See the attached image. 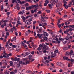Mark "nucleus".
<instances>
[{
	"instance_id": "nucleus-45",
	"label": "nucleus",
	"mask_w": 74,
	"mask_h": 74,
	"mask_svg": "<svg viewBox=\"0 0 74 74\" xmlns=\"http://www.w3.org/2000/svg\"><path fill=\"white\" fill-rule=\"evenodd\" d=\"M66 60H69V61H70V59H69L68 58V57H66Z\"/></svg>"
},
{
	"instance_id": "nucleus-21",
	"label": "nucleus",
	"mask_w": 74,
	"mask_h": 74,
	"mask_svg": "<svg viewBox=\"0 0 74 74\" xmlns=\"http://www.w3.org/2000/svg\"><path fill=\"white\" fill-rule=\"evenodd\" d=\"M42 34H41L40 36V35L38 37L39 38H40V39H41V38H42Z\"/></svg>"
},
{
	"instance_id": "nucleus-48",
	"label": "nucleus",
	"mask_w": 74,
	"mask_h": 74,
	"mask_svg": "<svg viewBox=\"0 0 74 74\" xmlns=\"http://www.w3.org/2000/svg\"><path fill=\"white\" fill-rule=\"evenodd\" d=\"M6 58H7V59H10V57H9V56H8V54H7Z\"/></svg>"
},
{
	"instance_id": "nucleus-2",
	"label": "nucleus",
	"mask_w": 74,
	"mask_h": 74,
	"mask_svg": "<svg viewBox=\"0 0 74 74\" xmlns=\"http://www.w3.org/2000/svg\"><path fill=\"white\" fill-rule=\"evenodd\" d=\"M32 8H33V5H32L31 6H29L28 7H27L26 8V10H27V11H28V10H29V9L30 10H32Z\"/></svg>"
},
{
	"instance_id": "nucleus-10",
	"label": "nucleus",
	"mask_w": 74,
	"mask_h": 74,
	"mask_svg": "<svg viewBox=\"0 0 74 74\" xmlns=\"http://www.w3.org/2000/svg\"><path fill=\"white\" fill-rule=\"evenodd\" d=\"M20 47L19 46H18V47H17L16 48V50L17 51H19L20 50Z\"/></svg>"
},
{
	"instance_id": "nucleus-54",
	"label": "nucleus",
	"mask_w": 74,
	"mask_h": 74,
	"mask_svg": "<svg viewBox=\"0 0 74 74\" xmlns=\"http://www.w3.org/2000/svg\"><path fill=\"white\" fill-rule=\"evenodd\" d=\"M67 47H64V50H67Z\"/></svg>"
},
{
	"instance_id": "nucleus-31",
	"label": "nucleus",
	"mask_w": 74,
	"mask_h": 74,
	"mask_svg": "<svg viewBox=\"0 0 74 74\" xmlns=\"http://www.w3.org/2000/svg\"><path fill=\"white\" fill-rule=\"evenodd\" d=\"M58 23H57V25H59V23H60V20H58Z\"/></svg>"
},
{
	"instance_id": "nucleus-18",
	"label": "nucleus",
	"mask_w": 74,
	"mask_h": 74,
	"mask_svg": "<svg viewBox=\"0 0 74 74\" xmlns=\"http://www.w3.org/2000/svg\"><path fill=\"white\" fill-rule=\"evenodd\" d=\"M32 55H29V60H31V58H32Z\"/></svg>"
},
{
	"instance_id": "nucleus-5",
	"label": "nucleus",
	"mask_w": 74,
	"mask_h": 74,
	"mask_svg": "<svg viewBox=\"0 0 74 74\" xmlns=\"http://www.w3.org/2000/svg\"><path fill=\"white\" fill-rule=\"evenodd\" d=\"M20 60V59L19 58H17V57H15L14 58L13 60L14 61H17L18 62Z\"/></svg>"
},
{
	"instance_id": "nucleus-49",
	"label": "nucleus",
	"mask_w": 74,
	"mask_h": 74,
	"mask_svg": "<svg viewBox=\"0 0 74 74\" xmlns=\"http://www.w3.org/2000/svg\"><path fill=\"white\" fill-rule=\"evenodd\" d=\"M8 55L9 56H12V54L11 53H10L8 54Z\"/></svg>"
},
{
	"instance_id": "nucleus-30",
	"label": "nucleus",
	"mask_w": 74,
	"mask_h": 74,
	"mask_svg": "<svg viewBox=\"0 0 74 74\" xmlns=\"http://www.w3.org/2000/svg\"><path fill=\"white\" fill-rule=\"evenodd\" d=\"M45 2L46 4H48L49 3V1L48 0H46Z\"/></svg>"
},
{
	"instance_id": "nucleus-50",
	"label": "nucleus",
	"mask_w": 74,
	"mask_h": 74,
	"mask_svg": "<svg viewBox=\"0 0 74 74\" xmlns=\"http://www.w3.org/2000/svg\"><path fill=\"white\" fill-rule=\"evenodd\" d=\"M33 29H35L36 28V26L35 25H33Z\"/></svg>"
},
{
	"instance_id": "nucleus-16",
	"label": "nucleus",
	"mask_w": 74,
	"mask_h": 74,
	"mask_svg": "<svg viewBox=\"0 0 74 74\" xmlns=\"http://www.w3.org/2000/svg\"><path fill=\"white\" fill-rule=\"evenodd\" d=\"M23 20L24 22H25V20H26V17H23Z\"/></svg>"
},
{
	"instance_id": "nucleus-17",
	"label": "nucleus",
	"mask_w": 74,
	"mask_h": 74,
	"mask_svg": "<svg viewBox=\"0 0 74 74\" xmlns=\"http://www.w3.org/2000/svg\"><path fill=\"white\" fill-rule=\"evenodd\" d=\"M30 61H27L25 62V63L26 64H29L30 63L29 62Z\"/></svg>"
},
{
	"instance_id": "nucleus-62",
	"label": "nucleus",
	"mask_w": 74,
	"mask_h": 74,
	"mask_svg": "<svg viewBox=\"0 0 74 74\" xmlns=\"http://www.w3.org/2000/svg\"><path fill=\"white\" fill-rule=\"evenodd\" d=\"M1 8L2 10H3V5L1 6Z\"/></svg>"
},
{
	"instance_id": "nucleus-39",
	"label": "nucleus",
	"mask_w": 74,
	"mask_h": 74,
	"mask_svg": "<svg viewBox=\"0 0 74 74\" xmlns=\"http://www.w3.org/2000/svg\"><path fill=\"white\" fill-rule=\"evenodd\" d=\"M16 1V0H12V3H14Z\"/></svg>"
},
{
	"instance_id": "nucleus-40",
	"label": "nucleus",
	"mask_w": 74,
	"mask_h": 74,
	"mask_svg": "<svg viewBox=\"0 0 74 74\" xmlns=\"http://www.w3.org/2000/svg\"><path fill=\"white\" fill-rule=\"evenodd\" d=\"M32 7L33 8H34V7H35V8H37V5H32Z\"/></svg>"
},
{
	"instance_id": "nucleus-55",
	"label": "nucleus",
	"mask_w": 74,
	"mask_h": 74,
	"mask_svg": "<svg viewBox=\"0 0 74 74\" xmlns=\"http://www.w3.org/2000/svg\"><path fill=\"white\" fill-rule=\"evenodd\" d=\"M22 14V12L21 11L19 13H18V15H19V14Z\"/></svg>"
},
{
	"instance_id": "nucleus-59",
	"label": "nucleus",
	"mask_w": 74,
	"mask_h": 74,
	"mask_svg": "<svg viewBox=\"0 0 74 74\" xmlns=\"http://www.w3.org/2000/svg\"><path fill=\"white\" fill-rule=\"evenodd\" d=\"M6 55L4 54L3 55V58H6Z\"/></svg>"
},
{
	"instance_id": "nucleus-37",
	"label": "nucleus",
	"mask_w": 74,
	"mask_h": 74,
	"mask_svg": "<svg viewBox=\"0 0 74 74\" xmlns=\"http://www.w3.org/2000/svg\"><path fill=\"white\" fill-rule=\"evenodd\" d=\"M46 12H47V13H49V12H50V10H46Z\"/></svg>"
},
{
	"instance_id": "nucleus-38",
	"label": "nucleus",
	"mask_w": 74,
	"mask_h": 74,
	"mask_svg": "<svg viewBox=\"0 0 74 74\" xmlns=\"http://www.w3.org/2000/svg\"><path fill=\"white\" fill-rule=\"evenodd\" d=\"M40 42H44V40L42 39L41 40H40Z\"/></svg>"
},
{
	"instance_id": "nucleus-42",
	"label": "nucleus",
	"mask_w": 74,
	"mask_h": 74,
	"mask_svg": "<svg viewBox=\"0 0 74 74\" xmlns=\"http://www.w3.org/2000/svg\"><path fill=\"white\" fill-rule=\"evenodd\" d=\"M69 5H72V2H69Z\"/></svg>"
},
{
	"instance_id": "nucleus-25",
	"label": "nucleus",
	"mask_w": 74,
	"mask_h": 74,
	"mask_svg": "<svg viewBox=\"0 0 74 74\" xmlns=\"http://www.w3.org/2000/svg\"><path fill=\"white\" fill-rule=\"evenodd\" d=\"M69 31H70V32H72V31H73V30H74V28H73V29H71V28H70L69 29Z\"/></svg>"
},
{
	"instance_id": "nucleus-44",
	"label": "nucleus",
	"mask_w": 74,
	"mask_h": 74,
	"mask_svg": "<svg viewBox=\"0 0 74 74\" xmlns=\"http://www.w3.org/2000/svg\"><path fill=\"white\" fill-rule=\"evenodd\" d=\"M19 64H22V61H20L19 62Z\"/></svg>"
},
{
	"instance_id": "nucleus-52",
	"label": "nucleus",
	"mask_w": 74,
	"mask_h": 74,
	"mask_svg": "<svg viewBox=\"0 0 74 74\" xmlns=\"http://www.w3.org/2000/svg\"><path fill=\"white\" fill-rule=\"evenodd\" d=\"M71 45H68V48H69V49L70 48H71Z\"/></svg>"
},
{
	"instance_id": "nucleus-8",
	"label": "nucleus",
	"mask_w": 74,
	"mask_h": 74,
	"mask_svg": "<svg viewBox=\"0 0 74 74\" xmlns=\"http://www.w3.org/2000/svg\"><path fill=\"white\" fill-rule=\"evenodd\" d=\"M26 3V2L25 1H24L22 2H21V1H20V2H19V4H24V3Z\"/></svg>"
},
{
	"instance_id": "nucleus-36",
	"label": "nucleus",
	"mask_w": 74,
	"mask_h": 74,
	"mask_svg": "<svg viewBox=\"0 0 74 74\" xmlns=\"http://www.w3.org/2000/svg\"><path fill=\"white\" fill-rule=\"evenodd\" d=\"M17 23L18 25H21V23L19 22V21H17Z\"/></svg>"
},
{
	"instance_id": "nucleus-6",
	"label": "nucleus",
	"mask_w": 74,
	"mask_h": 74,
	"mask_svg": "<svg viewBox=\"0 0 74 74\" xmlns=\"http://www.w3.org/2000/svg\"><path fill=\"white\" fill-rule=\"evenodd\" d=\"M22 45H23V46H24V47L25 48H26V49H27L28 48L27 47V46H26V45H25V44L23 43V42H22Z\"/></svg>"
},
{
	"instance_id": "nucleus-53",
	"label": "nucleus",
	"mask_w": 74,
	"mask_h": 74,
	"mask_svg": "<svg viewBox=\"0 0 74 74\" xmlns=\"http://www.w3.org/2000/svg\"><path fill=\"white\" fill-rule=\"evenodd\" d=\"M37 49L38 51H40V50H41V48L39 47Z\"/></svg>"
},
{
	"instance_id": "nucleus-43",
	"label": "nucleus",
	"mask_w": 74,
	"mask_h": 74,
	"mask_svg": "<svg viewBox=\"0 0 74 74\" xmlns=\"http://www.w3.org/2000/svg\"><path fill=\"white\" fill-rule=\"evenodd\" d=\"M62 74H69L67 72H63L62 73Z\"/></svg>"
},
{
	"instance_id": "nucleus-1",
	"label": "nucleus",
	"mask_w": 74,
	"mask_h": 74,
	"mask_svg": "<svg viewBox=\"0 0 74 74\" xmlns=\"http://www.w3.org/2000/svg\"><path fill=\"white\" fill-rule=\"evenodd\" d=\"M69 40V38L68 36H66L65 38L63 39L62 41L63 43L64 44H67V40Z\"/></svg>"
},
{
	"instance_id": "nucleus-64",
	"label": "nucleus",
	"mask_w": 74,
	"mask_h": 74,
	"mask_svg": "<svg viewBox=\"0 0 74 74\" xmlns=\"http://www.w3.org/2000/svg\"><path fill=\"white\" fill-rule=\"evenodd\" d=\"M71 27H72V28H73V29H74V25H71Z\"/></svg>"
},
{
	"instance_id": "nucleus-9",
	"label": "nucleus",
	"mask_w": 74,
	"mask_h": 74,
	"mask_svg": "<svg viewBox=\"0 0 74 74\" xmlns=\"http://www.w3.org/2000/svg\"><path fill=\"white\" fill-rule=\"evenodd\" d=\"M63 2L64 4L63 5V6H64V7H65V6H66V4L67 3V2H66V1H63Z\"/></svg>"
},
{
	"instance_id": "nucleus-3",
	"label": "nucleus",
	"mask_w": 74,
	"mask_h": 74,
	"mask_svg": "<svg viewBox=\"0 0 74 74\" xmlns=\"http://www.w3.org/2000/svg\"><path fill=\"white\" fill-rule=\"evenodd\" d=\"M48 49V47L47 45H44L43 47V49L44 50H47Z\"/></svg>"
},
{
	"instance_id": "nucleus-60",
	"label": "nucleus",
	"mask_w": 74,
	"mask_h": 74,
	"mask_svg": "<svg viewBox=\"0 0 74 74\" xmlns=\"http://www.w3.org/2000/svg\"><path fill=\"white\" fill-rule=\"evenodd\" d=\"M26 7H27V6H29V4L28 3H26L25 4Z\"/></svg>"
},
{
	"instance_id": "nucleus-11",
	"label": "nucleus",
	"mask_w": 74,
	"mask_h": 74,
	"mask_svg": "<svg viewBox=\"0 0 74 74\" xmlns=\"http://www.w3.org/2000/svg\"><path fill=\"white\" fill-rule=\"evenodd\" d=\"M10 63V66H13V62H12L11 61H10L9 62Z\"/></svg>"
},
{
	"instance_id": "nucleus-33",
	"label": "nucleus",
	"mask_w": 74,
	"mask_h": 74,
	"mask_svg": "<svg viewBox=\"0 0 74 74\" xmlns=\"http://www.w3.org/2000/svg\"><path fill=\"white\" fill-rule=\"evenodd\" d=\"M13 48H16V45H12Z\"/></svg>"
},
{
	"instance_id": "nucleus-29",
	"label": "nucleus",
	"mask_w": 74,
	"mask_h": 74,
	"mask_svg": "<svg viewBox=\"0 0 74 74\" xmlns=\"http://www.w3.org/2000/svg\"><path fill=\"white\" fill-rule=\"evenodd\" d=\"M58 50H55L54 51V53H58Z\"/></svg>"
},
{
	"instance_id": "nucleus-56",
	"label": "nucleus",
	"mask_w": 74,
	"mask_h": 74,
	"mask_svg": "<svg viewBox=\"0 0 74 74\" xmlns=\"http://www.w3.org/2000/svg\"><path fill=\"white\" fill-rule=\"evenodd\" d=\"M25 34H26V35H25L27 36H28V35H29V34H28V33L27 32H25Z\"/></svg>"
},
{
	"instance_id": "nucleus-23",
	"label": "nucleus",
	"mask_w": 74,
	"mask_h": 74,
	"mask_svg": "<svg viewBox=\"0 0 74 74\" xmlns=\"http://www.w3.org/2000/svg\"><path fill=\"white\" fill-rule=\"evenodd\" d=\"M8 46H9V45H8V44H7L6 43L5 45V47L7 48V47H8Z\"/></svg>"
},
{
	"instance_id": "nucleus-51",
	"label": "nucleus",
	"mask_w": 74,
	"mask_h": 74,
	"mask_svg": "<svg viewBox=\"0 0 74 74\" xmlns=\"http://www.w3.org/2000/svg\"><path fill=\"white\" fill-rule=\"evenodd\" d=\"M71 62H73V63H74V60L73 59H71Z\"/></svg>"
},
{
	"instance_id": "nucleus-34",
	"label": "nucleus",
	"mask_w": 74,
	"mask_h": 74,
	"mask_svg": "<svg viewBox=\"0 0 74 74\" xmlns=\"http://www.w3.org/2000/svg\"><path fill=\"white\" fill-rule=\"evenodd\" d=\"M17 66L18 67H21V65L19 64H18L17 65Z\"/></svg>"
},
{
	"instance_id": "nucleus-14",
	"label": "nucleus",
	"mask_w": 74,
	"mask_h": 74,
	"mask_svg": "<svg viewBox=\"0 0 74 74\" xmlns=\"http://www.w3.org/2000/svg\"><path fill=\"white\" fill-rule=\"evenodd\" d=\"M43 38L45 41H47V40H48V38L47 37H44Z\"/></svg>"
},
{
	"instance_id": "nucleus-26",
	"label": "nucleus",
	"mask_w": 74,
	"mask_h": 74,
	"mask_svg": "<svg viewBox=\"0 0 74 74\" xmlns=\"http://www.w3.org/2000/svg\"><path fill=\"white\" fill-rule=\"evenodd\" d=\"M7 15H8V17H9V15H10V12H7Z\"/></svg>"
},
{
	"instance_id": "nucleus-4",
	"label": "nucleus",
	"mask_w": 74,
	"mask_h": 74,
	"mask_svg": "<svg viewBox=\"0 0 74 74\" xmlns=\"http://www.w3.org/2000/svg\"><path fill=\"white\" fill-rule=\"evenodd\" d=\"M57 65H58V66H61V67H63V64H62V63L60 62H57Z\"/></svg>"
},
{
	"instance_id": "nucleus-13",
	"label": "nucleus",
	"mask_w": 74,
	"mask_h": 74,
	"mask_svg": "<svg viewBox=\"0 0 74 74\" xmlns=\"http://www.w3.org/2000/svg\"><path fill=\"white\" fill-rule=\"evenodd\" d=\"M31 53V52L30 51H29L28 52H26L25 54H26V55H29V54H30V53Z\"/></svg>"
},
{
	"instance_id": "nucleus-35",
	"label": "nucleus",
	"mask_w": 74,
	"mask_h": 74,
	"mask_svg": "<svg viewBox=\"0 0 74 74\" xmlns=\"http://www.w3.org/2000/svg\"><path fill=\"white\" fill-rule=\"evenodd\" d=\"M42 22H47V21L45 20H44V18H43V19H42Z\"/></svg>"
},
{
	"instance_id": "nucleus-19",
	"label": "nucleus",
	"mask_w": 74,
	"mask_h": 74,
	"mask_svg": "<svg viewBox=\"0 0 74 74\" xmlns=\"http://www.w3.org/2000/svg\"><path fill=\"white\" fill-rule=\"evenodd\" d=\"M59 40L60 41H63V38H59Z\"/></svg>"
},
{
	"instance_id": "nucleus-15",
	"label": "nucleus",
	"mask_w": 74,
	"mask_h": 74,
	"mask_svg": "<svg viewBox=\"0 0 74 74\" xmlns=\"http://www.w3.org/2000/svg\"><path fill=\"white\" fill-rule=\"evenodd\" d=\"M16 36H15L14 38H13V40L14 41H16Z\"/></svg>"
},
{
	"instance_id": "nucleus-57",
	"label": "nucleus",
	"mask_w": 74,
	"mask_h": 74,
	"mask_svg": "<svg viewBox=\"0 0 74 74\" xmlns=\"http://www.w3.org/2000/svg\"><path fill=\"white\" fill-rule=\"evenodd\" d=\"M38 14H41V11H39L38 12Z\"/></svg>"
},
{
	"instance_id": "nucleus-63",
	"label": "nucleus",
	"mask_w": 74,
	"mask_h": 74,
	"mask_svg": "<svg viewBox=\"0 0 74 74\" xmlns=\"http://www.w3.org/2000/svg\"><path fill=\"white\" fill-rule=\"evenodd\" d=\"M12 30H13L12 29H9V31L10 32H11V31H12Z\"/></svg>"
},
{
	"instance_id": "nucleus-12",
	"label": "nucleus",
	"mask_w": 74,
	"mask_h": 74,
	"mask_svg": "<svg viewBox=\"0 0 74 74\" xmlns=\"http://www.w3.org/2000/svg\"><path fill=\"white\" fill-rule=\"evenodd\" d=\"M55 1L54 0H51L50 1V3H52L53 4H55Z\"/></svg>"
},
{
	"instance_id": "nucleus-27",
	"label": "nucleus",
	"mask_w": 74,
	"mask_h": 74,
	"mask_svg": "<svg viewBox=\"0 0 74 74\" xmlns=\"http://www.w3.org/2000/svg\"><path fill=\"white\" fill-rule=\"evenodd\" d=\"M69 53H71L70 55L72 54V53H74V51L73 50H71L70 52Z\"/></svg>"
},
{
	"instance_id": "nucleus-61",
	"label": "nucleus",
	"mask_w": 74,
	"mask_h": 74,
	"mask_svg": "<svg viewBox=\"0 0 74 74\" xmlns=\"http://www.w3.org/2000/svg\"><path fill=\"white\" fill-rule=\"evenodd\" d=\"M61 27V24H58V27L59 28H60V27Z\"/></svg>"
},
{
	"instance_id": "nucleus-24",
	"label": "nucleus",
	"mask_w": 74,
	"mask_h": 74,
	"mask_svg": "<svg viewBox=\"0 0 74 74\" xmlns=\"http://www.w3.org/2000/svg\"><path fill=\"white\" fill-rule=\"evenodd\" d=\"M13 28H12V29H15V30H16V28H15V26H14V25H13Z\"/></svg>"
},
{
	"instance_id": "nucleus-46",
	"label": "nucleus",
	"mask_w": 74,
	"mask_h": 74,
	"mask_svg": "<svg viewBox=\"0 0 74 74\" xmlns=\"http://www.w3.org/2000/svg\"><path fill=\"white\" fill-rule=\"evenodd\" d=\"M72 42V39H70L69 40V43H70V42Z\"/></svg>"
},
{
	"instance_id": "nucleus-28",
	"label": "nucleus",
	"mask_w": 74,
	"mask_h": 74,
	"mask_svg": "<svg viewBox=\"0 0 74 74\" xmlns=\"http://www.w3.org/2000/svg\"><path fill=\"white\" fill-rule=\"evenodd\" d=\"M36 23H37L36 21H34L33 22V25H35Z\"/></svg>"
},
{
	"instance_id": "nucleus-22",
	"label": "nucleus",
	"mask_w": 74,
	"mask_h": 74,
	"mask_svg": "<svg viewBox=\"0 0 74 74\" xmlns=\"http://www.w3.org/2000/svg\"><path fill=\"white\" fill-rule=\"evenodd\" d=\"M66 55H70V54H71V53H70V52H66Z\"/></svg>"
},
{
	"instance_id": "nucleus-32",
	"label": "nucleus",
	"mask_w": 74,
	"mask_h": 74,
	"mask_svg": "<svg viewBox=\"0 0 74 74\" xmlns=\"http://www.w3.org/2000/svg\"><path fill=\"white\" fill-rule=\"evenodd\" d=\"M6 36H9L10 34H9V32H6Z\"/></svg>"
},
{
	"instance_id": "nucleus-7",
	"label": "nucleus",
	"mask_w": 74,
	"mask_h": 74,
	"mask_svg": "<svg viewBox=\"0 0 74 74\" xmlns=\"http://www.w3.org/2000/svg\"><path fill=\"white\" fill-rule=\"evenodd\" d=\"M42 35H43L44 36H48V34L46 32H45L43 33Z\"/></svg>"
},
{
	"instance_id": "nucleus-20",
	"label": "nucleus",
	"mask_w": 74,
	"mask_h": 74,
	"mask_svg": "<svg viewBox=\"0 0 74 74\" xmlns=\"http://www.w3.org/2000/svg\"><path fill=\"white\" fill-rule=\"evenodd\" d=\"M48 5L49 8H52V6L51 5V4H48Z\"/></svg>"
},
{
	"instance_id": "nucleus-47",
	"label": "nucleus",
	"mask_w": 74,
	"mask_h": 74,
	"mask_svg": "<svg viewBox=\"0 0 74 74\" xmlns=\"http://www.w3.org/2000/svg\"><path fill=\"white\" fill-rule=\"evenodd\" d=\"M10 48H11V47H9V46L8 47V49L9 51H10Z\"/></svg>"
},
{
	"instance_id": "nucleus-58",
	"label": "nucleus",
	"mask_w": 74,
	"mask_h": 74,
	"mask_svg": "<svg viewBox=\"0 0 74 74\" xmlns=\"http://www.w3.org/2000/svg\"><path fill=\"white\" fill-rule=\"evenodd\" d=\"M70 55L71 58H72V57H74V55H72V54Z\"/></svg>"
},
{
	"instance_id": "nucleus-41",
	"label": "nucleus",
	"mask_w": 74,
	"mask_h": 74,
	"mask_svg": "<svg viewBox=\"0 0 74 74\" xmlns=\"http://www.w3.org/2000/svg\"><path fill=\"white\" fill-rule=\"evenodd\" d=\"M44 60H47V57L45 56L44 57Z\"/></svg>"
}]
</instances>
